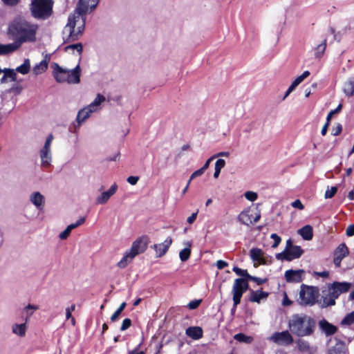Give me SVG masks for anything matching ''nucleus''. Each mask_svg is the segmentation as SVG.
<instances>
[{
	"label": "nucleus",
	"mask_w": 354,
	"mask_h": 354,
	"mask_svg": "<svg viewBox=\"0 0 354 354\" xmlns=\"http://www.w3.org/2000/svg\"><path fill=\"white\" fill-rule=\"evenodd\" d=\"M100 0H80L73 13L68 16V22L63 30L65 41H74L83 34L85 28L86 15L92 12Z\"/></svg>",
	"instance_id": "f257e3e1"
},
{
	"label": "nucleus",
	"mask_w": 354,
	"mask_h": 354,
	"mask_svg": "<svg viewBox=\"0 0 354 354\" xmlns=\"http://www.w3.org/2000/svg\"><path fill=\"white\" fill-rule=\"evenodd\" d=\"M39 26L25 19H14L8 24L7 34L14 40V46L17 50L24 43H32L37 39Z\"/></svg>",
	"instance_id": "f03ea898"
},
{
	"label": "nucleus",
	"mask_w": 354,
	"mask_h": 354,
	"mask_svg": "<svg viewBox=\"0 0 354 354\" xmlns=\"http://www.w3.org/2000/svg\"><path fill=\"white\" fill-rule=\"evenodd\" d=\"M288 326L290 331L296 336L306 337L313 333L315 321L308 315L297 313L289 318Z\"/></svg>",
	"instance_id": "7ed1b4c3"
},
{
	"label": "nucleus",
	"mask_w": 354,
	"mask_h": 354,
	"mask_svg": "<svg viewBox=\"0 0 354 354\" xmlns=\"http://www.w3.org/2000/svg\"><path fill=\"white\" fill-rule=\"evenodd\" d=\"M351 288V283L348 282L335 281L328 286L327 293L323 296L319 304L322 308L333 306L335 300L343 293L347 292Z\"/></svg>",
	"instance_id": "20e7f679"
},
{
	"label": "nucleus",
	"mask_w": 354,
	"mask_h": 354,
	"mask_svg": "<svg viewBox=\"0 0 354 354\" xmlns=\"http://www.w3.org/2000/svg\"><path fill=\"white\" fill-rule=\"evenodd\" d=\"M53 0H31L29 10L31 16L37 20H46L51 17Z\"/></svg>",
	"instance_id": "39448f33"
},
{
	"label": "nucleus",
	"mask_w": 354,
	"mask_h": 354,
	"mask_svg": "<svg viewBox=\"0 0 354 354\" xmlns=\"http://www.w3.org/2000/svg\"><path fill=\"white\" fill-rule=\"evenodd\" d=\"M319 297L318 287L301 284L297 301L301 306H313L318 302Z\"/></svg>",
	"instance_id": "423d86ee"
},
{
	"label": "nucleus",
	"mask_w": 354,
	"mask_h": 354,
	"mask_svg": "<svg viewBox=\"0 0 354 354\" xmlns=\"http://www.w3.org/2000/svg\"><path fill=\"white\" fill-rule=\"evenodd\" d=\"M304 253V250L299 245H293L290 239L286 241L285 250L277 254V259L290 261L299 258Z\"/></svg>",
	"instance_id": "0eeeda50"
},
{
	"label": "nucleus",
	"mask_w": 354,
	"mask_h": 354,
	"mask_svg": "<svg viewBox=\"0 0 354 354\" xmlns=\"http://www.w3.org/2000/svg\"><path fill=\"white\" fill-rule=\"evenodd\" d=\"M248 289V283L245 279L243 278H239L234 280L232 290L234 308H236L237 305L240 304L243 294Z\"/></svg>",
	"instance_id": "6e6552de"
},
{
	"label": "nucleus",
	"mask_w": 354,
	"mask_h": 354,
	"mask_svg": "<svg viewBox=\"0 0 354 354\" xmlns=\"http://www.w3.org/2000/svg\"><path fill=\"white\" fill-rule=\"evenodd\" d=\"M260 218V211L257 208L254 207H248L243 209L238 216V220L245 225L257 223Z\"/></svg>",
	"instance_id": "1a4fd4ad"
},
{
	"label": "nucleus",
	"mask_w": 354,
	"mask_h": 354,
	"mask_svg": "<svg viewBox=\"0 0 354 354\" xmlns=\"http://www.w3.org/2000/svg\"><path fill=\"white\" fill-rule=\"evenodd\" d=\"M53 134H49L44 142L43 147L39 151L41 165L43 167H49L52 162L51 144L53 140Z\"/></svg>",
	"instance_id": "9d476101"
},
{
	"label": "nucleus",
	"mask_w": 354,
	"mask_h": 354,
	"mask_svg": "<svg viewBox=\"0 0 354 354\" xmlns=\"http://www.w3.org/2000/svg\"><path fill=\"white\" fill-rule=\"evenodd\" d=\"M149 242V238L148 236H140L132 243L131 247L129 250L136 257L146 250Z\"/></svg>",
	"instance_id": "9b49d317"
},
{
	"label": "nucleus",
	"mask_w": 354,
	"mask_h": 354,
	"mask_svg": "<svg viewBox=\"0 0 354 354\" xmlns=\"http://www.w3.org/2000/svg\"><path fill=\"white\" fill-rule=\"evenodd\" d=\"M270 339L280 345H290L293 343L294 339L288 330L274 333Z\"/></svg>",
	"instance_id": "f8f14e48"
},
{
	"label": "nucleus",
	"mask_w": 354,
	"mask_h": 354,
	"mask_svg": "<svg viewBox=\"0 0 354 354\" xmlns=\"http://www.w3.org/2000/svg\"><path fill=\"white\" fill-rule=\"evenodd\" d=\"M305 271L304 270H288L284 273V277L288 283H300L303 281Z\"/></svg>",
	"instance_id": "ddd939ff"
},
{
	"label": "nucleus",
	"mask_w": 354,
	"mask_h": 354,
	"mask_svg": "<svg viewBox=\"0 0 354 354\" xmlns=\"http://www.w3.org/2000/svg\"><path fill=\"white\" fill-rule=\"evenodd\" d=\"M171 243H172V239L171 236H168L164 241V242H162L161 243L154 244L152 246V248L156 252V257H162V256H164L168 251Z\"/></svg>",
	"instance_id": "4468645a"
},
{
	"label": "nucleus",
	"mask_w": 354,
	"mask_h": 354,
	"mask_svg": "<svg viewBox=\"0 0 354 354\" xmlns=\"http://www.w3.org/2000/svg\"><path fill=\"white\" fill-rule=\"evenodd\" d=\"M117 190V184H113L107 191L103 192L99 196L96 198L95 203L101 205L106 204L110 198L116 193Z\"/></svg>",
	"instance_id": "2eb2a0df"
},
{
	"label": "nucleus",
	"mask_w": 354,
	"mask_h": 354,
	"mask_svg": "<svg viewBox=\"0 0 354 354\" xmlns=\"http://www.w3.org/2000/svg\"><path fill=\"white\" fill-rule=\"evenodd\" d=\"M81 76V68L77 64L73 69H67V82L68 84H76L80 83Z\"/></svg>",
	"instance_id": "dca6fc26"
},
{
	"label": "nucleus",
	"mask_w": 354,
	"mask_h": 354,
	"mask_svg": "<svg viewBox=\"0 0 354 354\" xmlns=\"http://www.w3.org/2000/svg\"><path fill=\"white\" fill-rule=\"evenodd\" d=\"M269 293L261 290H250L249 300L251 302L261 303L267 299Z\"/></svg>",
	"instance_id": "f3484780"
},
{
	"label": "nucleus",
	"mask_w": 354,
	"mask_h": 354,
	"mask_svg": "<svg viewBox=\"0 0 354 354\" xmlns=\"http://www.w3.org/2000/svg\"><path fill=\"white\" fill-rule=\"evenodd\" d=\"M17 81L15 71L11 68H4L0 77V84Z\"/></svg>",
	"instance_id": "a211bd4d"
},
{
	"label": "nucleus",
	"mask_w": 354,
	"mask_h": 354,
	"mask_svg": "<svg viewBox=\"0 0 354 354\" xmlns=\"http://www.w3.org/2000/svg\"><path fill=\"white\" fill-rule=\"evenodd\" d=\"M30 201L38 209H42L45 203L44 196L39 192H32L30 195Z\"/></svg>",
	"instance_id": "6ab92c4d"
},
{
	"label": "nucleus",
	"mask_w": 354,
	"mask_h": 354,
	"mask_svg": "<svg viewBox=\"0 0 354 354\" xmlns=\"http://www.w3.org/2000/svg\"><path fill=\"white\" fill-rule=\"evenodd\" d=\"M320 329L326 336L332 335L337 331V327L329 323L326 319H322L319 322Z\"/></svg>",
	"instance_id": "aec40b11"
},
{
	"label": "nucleus",
	"mask_w": 354,
	"mask_h": 354,
	"mask_svg": "<svg viewBox=\"0 0 354 354\" xmlns=\"http://www.w3.org/2000/svg\"><path fill=\"white\" fill-rule=\"evenodd\" d=\"M53 75L57 82H67V69L62 68L57 64H55Z\"/></svg>",
	"instance_id": "412c9836"
},
{
	"label": "nucleus",
	"mask_w": 354,
	"mask_h": 354,
	"mask_svg": "<svg viewBox=\"0 0 354 354\" xmlns=\"http://www.w3.org/2000/svg\"><path fill=\"white\" fill-rule=\"evenodd\" d=\"M185 333L188 337L197 340L203 337V332L199 326H190L186 329Z\"/></svg>",
	"instance_id": "4be33fe9"
},
{
	"label": "nucleus",
	"mask_w": 354,
	"mask_h": 354,
	"mask_svg": "<svg viewBox=\"0 0 354 354\" xmlns=\"http://www.w3.org/2000/svg\"><path fill=\"white\" fill-rule=\"evenodd\" d=\"M297 233L306 241H310L313 237V230L310 225H306L298 230Z\"/></svg>",
	"instance_id": "5701e85b"
},
{
	"label": "nucleus",
	"mask_w": 354,
	"mask_h": 354,
	"mask_svg": "<svg viewBox=\"0 0 354 354\" xmlns=\"http://www.w3.org/2000/svg\"><path fill=\"white\" fill-rule=\"evenodd\" d=\"M92 113H93V111L88 106L80 110L76 118L78 125L80 126L83 122L90 117Z\"/></svg>",
	"instance_id": "b1692460"
},
{
	"label": "nucleus",
	"mask_w": 354,
	"mask_h": 354,
	"mask_svg": "<svg viewBox=\"0 0 354 354\" xmlns=\"http://www.w3.org/2000/svg\"><path fill=\"white\" fill-rule=\"evenodd\" d=\"M27 322L26 321L21 324H14L12 326V332L19 336V337H24L27 330Z\"/></svg>",
	"instance_id": "393cba45"
},
{
	"label": "nucleus",
	"mask_w": 354,
	"mask_h": 354,
	"mask_svg": "<svg viewBox=\"0 0 354 354\" xmlns=\"http://www.w3.org/2000/svg\"><path fill=\"white\" fill-rule=\"evenodd\" d=\"M136 257L129 250H127L124 253L122 258V259L118 262L117 266L120 268H126L135 258Z\"/></svg>",
	"instance_id": "a878e982"
},
{
	"label": "nucleus",
	"mask_w": 354,
	"mask_h": 354,
	"mask_svg": "<svg viewBox=\"0 0 354 354\" xmlns=\"http://www.w3.org/2000/svg\"><path fill=\"white\" fill-rule=\"evenodd\" d=\"M106 98L101 94H97L95 100L88 105V108L91 109L93 113L97 112L101 109V104L105 102Z\"/></svg>",
	"instance_id": "bb28decb"
},
{
	"label": "nucleus",
	"mask_w": 354,
	"mask_h": 354,
	"mask_svg": "<svg viewBox=\"0 0 354 354\" xmlns=\"http://www.w3.org/2000/svg\"><path fill=\"white\" fill-rule=\"evenodd\" d=\"M346 347L344 342L339 341L335 346L330 347L328 351V354H346Z\"/></svg>",
	"instance_id": "cd10ccee"
},
{
	"label": "nucleus",
	"mask_w": 354,
	"mask_h": 354,
	"mask_svg": "<svg viewBox=\"0 0 354 354\" xmlns=\"http://www.w3.org/2000/svg\"><path fill=\"white\" fill-rule=\"evenodd\" d=\"M48 61L46 59L41 60L32 68L33 74L37 76L44 73L48 68Z\"/></svg>",
	"instance_id": "c85d7f7f"
},
{
	"label": "nucleus",
	"mask_w": 354,
	"mask_h": 354,
	"mask_svg": "<svg viewBox=\"0 0 354 354\" xmlns=\"http://www.w3.org/2000/svg\"><path fill=\"white\" fill-rule=\"evenodd\" d=\"M31 69V64H30V60L28 58L25 59L24 60L23 64H21L20 66H17L15 69V73H19L21 75H27Z\"/></svg>",
	"instance_id": "c756f323"
},
{
	"label": "nucleus",
	"mask_w": 354,
	"mask_h": 354,
	"mask_svg": "<svg viewBox=\"0 0 354 354\" xmlns=\"http://www.w3.org/2000/svg\"><path fill=\"white\" fill-rule=\"evenodd\" d=\"M39 309V306L37 305H34L31 304H28L23 309V313L24 314V321L28 322L30 317L32 316L34 313Z\"/></svg>",
	"instance_id": "7c9ffc66"
},
{
	"label": "nucleus",
	"mask_w": 354,
	"mask_h": 354,
	"mask_svg": "<svg viewBox=\"0 0 354 354\" xmlns=\"http://www.w3.org/2000/svg\"><path fill=\"white\" fill-rule=\"evenodd\" d=\"M186 247L180 251L179 257L180 259L185 262L187 261L191 255L192 250V243L190 241H186L183 243Z\"/></svg>",
	"instance_id": "2f4dec72"
},
{
	"label": "nucleus",
	"mask_w": 354,
	"mask_h": 354,
	"mask_svg": "<svg viewBox=\"0 0 354 354\" xmlns=\"http://www.w3.org/2000/svg\"><path fill=\"white\" fill-rule=\"evenodd\" d=\"M348 253L349 252L348 248L344 243H342L339 244L335 249L334 252V256L343 259L344 257L348 255Z\"/></svg>",
	"instance_id": "473e14b6"
},
{
	"label": "nucleus",
	"mask_w": 354,
	"mask_h": 354,
	"mask_svg": "<svg viewBox=\"0 0 354 354\" xmlns=\"http://www.w3.org/2000/svg\"><path fill=\"white\" fill-rule=\"evenodd\" d=\"M343 91L347 96H352L354 95V77L349 79L344 83Z\"/></svg>",
	"instance_id": "72a5a7b5"
},
{
	"label": "nucleus",
	"mask_w": 354,
	"mask_h": 354,
	"mask_svg": "<svg viewBox=\"0 0 354 354\" xmlns=\"http://www.w3.org/2000/svg\"><path fill=\"white\" fill-rule=\"evenodd\" d=\"M326 48V39H324L320 44H319L314 49V54L316 58H321L324 54Z\"/></svg>",
	"instance_id": "f704fd0d"
},
{
	"label": "nucleus",
	"mask_w": 354,
	"mask_h": 354,
	"mask_svg": "<svg viewBox=\"0 0 354 354\" xmlns=\"http://www.w3.org/2000/svg\"><path fill=\"white\" fill-rule=\"evenodd\" d=\"M262 254L263 251L259 248H252L250 251L251 259L254 261H257L259 263L262 262Z\"/></svg>",
	"instance_id": "c9c22d12"
},
{
	"label": "nucleus",
	"mask_w": 354,
	"mask_h": 354,
	"mask_svg": "<svg viewBox=\"0 0 354 354\" xmlns=\"http://www.w3.org/2000/svg\"><path fill=\"white\" fill-rule=\"evenodd\" d=\"M16 50H17L12 43L8 44H0V55H8Z\"/></svg>",
	"instance_id": "e433bc0d"
},
{
	"label": "nucleus",
	"mask_w": 354,
	"mask_h": 354,
	"mask_svg": "<svg viewBox=\"0 0 354 354\" xmlns=\"http://www.w3.org/2000/svg\"><path fill=\"white\" fill-rule=\"evenodd\" d=\"M64 49L66 52H71L72 53H75V51H76L78 55H80L82 52L83 48L81 43H76L66 46Z\"/></svg>",
	"instance_id": "4c0bfd02"
},
{
	"label": "nucleus",
	"mask_w": 354,
	"mask_h": 354,
	"mask_svg": "<svg viewBox=\"0 0 354 354\" xmlns=\"http://www.w3.org/2000/svg\"><path fill=\"white\" fill-rule=\"evenodd\" d=\"M234 339L239 342H244L246 344H250L253 341V337L248 336L243 333H238L234 336Z\"/></svg>",
	"instance_id": "58836bf2"
},
{
	"label": "nucleus",
	"mask_w": 354,
	"mask_h": 354,
	"mask_svg": "<svg viewBox=\"0 0 354 354\" xmlns=\"http://www.w3.org/2000/svg\"><path fill=\"white\" fill-rule=\"evenodd\" d=\"M225 161L223 159H218L215 163V171L214 173V177L217 178L219 176L221 170L225 167Z\"/></svg>",
	"instance_id": "ea45409f"
},
{
	"label": "nucleus",
	"mask_w": 354,
	"mask_h": 354,
	"mask_svg": "<svg viewBox=\"0 0 354 354\" xmlns=\"http://www.w3.org/2000/svg\"><path fill=\"white\" fill-rule=\"evenodd\" d=\"M297 346H298V349L301 352H310V344L306 340L299 339L297 342Z\"/></svg>",
	"instance_id": "a19ab883"
},
{
	"label": "nucleus",
	"mask_w": 354,
	"mask_h": 354,
	"mask_svg": "<svg viewBox=\"0 0 354 354\" xmlns=\"http://www.w3.org/2000/svg\"><path fill=\"white\" fill-rule=\"evenodd\" d=\"M126 302H122L120 306H119V308L115 310V312L111 315V322H115L119 316L120 315V314L122 313V312L124 310V309L126 307Z\"/></svg>",
	"instance_id": "79ce46f5"
},
{
	"label": "nucleus",
	"mask_w": 354,
	"mask_h": 354,
	"mask_svg": "<svg viewBox=\"0 0 354 354\" xmlns=\"http://www.w3.org/2000/svg\"><path fill=\"white\" fill-rule=\"evenodd\" d=\"M84 222H85V218L81 217L75 223H72V224H70L69 225H68L65 230H68V232L69 233H71L73 229L82 225Z\"/></svg>",
	"instance_id": "37998d69"
},
{
	"label": "nucleus",
	"mask_w": 354,
	"mask_h": 354,
	"mask_svg": "<svg viewBox=\"0 0 354 354\" xmlns=\"http://www.w3.org/2000/svg\"><path fill=\"white\" fill-rule=\"evenodd\" d=\"M84 222H85V218L81 217L75 223H72V224H70L69 225H68L65 230H68V232L69 233H71L73 229L82 225Z\"/></svg>",
	"instance_id": "c03bdc74"
},
{
	"label": "nucleus",
	"mask_w": 354,
	"mask_h": 354,
	"mask_svg": "<svg viewBox=\"0 0 354 354\" xmlns=\"http://www.w3.org/2000/svg\"><path fill=\"white\" fill-rule=\"evenodd\" d=\"M342 325H351L354 323V311L348 314L342 320Z\"/></svg>",
	"instance_id": "a18cd8bd"
},
{
	"label": "nucleus",
	"mask_w": 354,
	"mask_h": 354,
	"mask_svg": "<svg viewBox=\"0 0 354 354\" xmlns=\"http://www.w3.org/2000/svg\"><path fill=\"white\" fill-rule=\"evenodd\" d=\"M309 75L310 72L308 71H305L301 75L298 76L292 82L297 86Z\"/></svg>",
	"instance_id": "49530a36"
},
{
	"label": "nucleus",
	"mask_w": 354,
	"mask_h": 354,
	"mask_svg": "<svg viewBox=\"0 0 354 354\" xmlns=\"http://www.w3.org/2000/svg\"><path fill=\"white\" fill-rule=\"evenodd\" d=\"M337 191V187H331L330 188H328L325 192L324 197L325 198H333Z\"/></svg>",
	"instance_id": "de8ad7c7"
},
{
	"label": "nucleus",
	"mask_w": 354,
	"mask_h": 354,
	"mask_svg": "<svg viewBox=\"0 0 354 354\" xmlns=\"http://www.w3.org/2000/svg\"><path fill=\"white\" fill-rule=\"evenodd\" d=\"M245 198L251 202L255 201L257 199L258 195L256 192L248 191L244 194Z\"/></svg>",
	"instance_id": "09e8293b"
},
{
	"label": "nucleus",
	"mask_w": 354,
	"mask_h": 354,
	"mask_svg": "<svg viewBox=\"0 0 354 354\" xmlns=\"http://www.w3.org/2000/svg\"><path fill=\"white\" fill-rule=\"evenodd\" d=\"M232 270L239 276L245 277L248 279L249 278L250 274L248 273L246 270H242L236 266H234Z\"/></svg>",
	"instance_id": "8fccbe9b"
},
{
	"label": "nucleus",
	"mask_w": 354,
	"mask_h": 354,
	"mask_svg": "<svg viewBox=\"0 0 354 354\" xmlns=\"http://www.w3.org/2000/svg\"><path fill=\"white\" fill-rule=\"evenodd\" d=\"M131 326V320L129 318H126L122 321L120 330L124 331Z\"/></svg>",
	"instance_id": "3c124183"
},
{
	"label": "nucleus",
	"mask_w": 354,
	"mask_h": 354,
	"mask_svg": "<svg viewBox=\"0 0 354 354\" xmlns=\"http://www.w3.org/2000/svg\"><path fill=\"white\" fill-rule=\"evenodd\" d=\"M312 275L315 278H318V277L327 278L329 277V272L326 271V270L322 271V272L314 271L312 272Z\"/></svg>",
	"instance_id": "603ef678"
},
{
	"label": "nucleus",
	"mask_w": 354,
	"mask_h": 354,
	"mask_svg": "<svg viewBox=\"0 0 354 354\" xmlns=\"http://www.w3.org/2000/svg\"><path fill=\"white\" fill-rule=\"evenodd\" d=\"M248 279L256 283L257 285H261L267 281V279H262L257 277H253L251 275L249 276Z\"/></svg>",
	"instance_id": "864d4df0"
},
{
	"label": "nucleus",
	"mask_w": 354,
	"mask_h": 354,
	"mask_svg": "<svg viewBox=\"0 0 354 354\" xmlns=\"http://www.w3.org/2000/svg\"><path fill=\"white\" fill-rule=\"evenodd\" d=\"M270 238L274 240V243L272 244V247L277 248L279 245L281 239L280 238L279 236L274 233L270 235Z\"/></svg>",
	"instance_id": "5fc2aeb1"
},
{
	"label": "nucleus",
	"mask_w": 354,
	"mask_h": 354,
	"mask_svg": "<svg viewBox=\"0 0 354 354\" xmlns=\"http://www.w3.org/2000/svg\"><path fill=\"white\" fill-rule=\"evenodd\" d=\"M75 309V305L73 304L70 307L66 308V319H69L72 318V312Z\"/></svg>",
	"instance_id": "6e6d98bb"
},
{
	"label": "nucleus",
	"mask_w": 354,
	"mask_h": 354,
	"mask_svg": "<svg viewBox=\"0 0 354 354\" xmlns=\"http://www.w3.org/2000/svg\"><path fill=\"white\" fill-rule=\"evenodd\" d=\"M342 131V126L341 124L338 123L335 127H334L332 130V134L333 136H338L341 133Z\"/></svg>",
	"instance_id": "4d7b16f0"
},
{
	"label": "nucleus",
	"mask_w": 354,
	"mask_h": 354,
	"mask_svg": "<svg viewBox=\"0 0 354 354\" xmlns=\"http://www.w3.org/2000/svg\"><path fill=\"white\" fill-rule=\"evenodd\" d=\"M291 205H292V207H293L295 208H297V209H299L300 210H301V209H303L304 208V205L301 203V201L299 200V199H297V200L294 201L291 203Z\"/></svg>",
	"instance_id": "13d9d810"
},
{
	"label": "nucleus",
	"mask_w": 354,
	"mask_h": 354,
	"mask_svg": "<svg viewBox=\"0 0 354 354\" xmlns=\"http://www.w3.org/2000/svg\"><path fill=\"white\" fill-rule=\"evenodd\" d=\"M201 302V300H193L188 304V307L191 310L196 309L200 305Z\"/></svg>",
	"instance_id": "bf43d9fd"
},
{
	"label": "nucleus",
	"mask_w": 354,
	"mask_h": 354,
	"mask_svg": "<svg viewBox=\"0 0 354 354\" xmlns=\"http://www.w3.org/2000/svg\"><path fill=\"white\" fill-rule=\"evenodd\" d=\"M205 172V170L203 169L201 167V169L195 171L190 176L189 181H191L192 179L201 176Z\"/></svg>",
	"instance_id": "052dcab7"
},
{
	"label": "nucleus",
	"mask_w": 354,
	"mask_h": 354,
	"mask_svg": "<svg viewBox=\"0 0 354 354\" xmlns=\"http://www.w3.org/2000/svg\"><path fill=\"white\" fill-rule=\"evenodd\" d=\"M138 180H139V177L134 176H131L128 177L127 179V182L132 185H136Z\"/></svg>",
	"instance_id": "680f3d73"
},
{
	"label": "nucleus",
	"mask_w": 354,
	"mask_h": 354,
	"mask_svg": "<svg viewBox=\"0 0 354 354\" xmlns=\"http://www.w3.org/2000/svg\"><path fill=\"white\" fill-rule=\"evenodd\" d=\"M21 0H2L3 3L9 6H14L17 5Z\"/></svg>",
	"instance_id": "e2e57ef3"
},
{
	"label": "nucleus",
	"mask_w": 354,
	"mask_h": 354,
	"mask_svg": "<svg viewBox=\"0 0 354 354\" xmlns=\"http://www.w3.org/2000/svg\"><path fill=\"white\" fill-rule=\"evenodd\" d=\"M228 266L227 262L223 260H218L216 261V267L218 270H222Z\"/></svg>",
	"instance_id": "0e129e2a"
},
{
	"label": "nucleus",
	"mask_w": 354,
	"mask_h": 354,
	"mask_svg": "<svg viewBox=\"0 0 354 354\" xmlns=\"http://www.w3.org/2000/svg\"><path fill=\"white\" fill-rule=\"evenodd\" d=\"M198 213V210H197L196 212L192 213V215L187 218V222L189 224H192L196 219Z\"/></svg>",
	"instance_id": "69168bd1"
},
{
	"label": "nucleus",
	"mask_w": 354,
	"mask_h": 354,
	"mask_svg": "<svg viewBox=\"0 0 354 354\" xmlns=\"http://www.w3.org/2000/svg\"><path fill=\"white\" fill-rule=\"evenodd\" d=\"M346 234L348 236H352L354 235V224H351L347 227Z\"/></svg>",
	"instance_id": "338daca9"
},
{
	"label": "nucleus",
	"mask_w": 354,
	"mask_h": 354,
	"mask_svg": "<svg viewBox=\"0 0 354 354\" xmlns=\"http://www.w3.org/2000/svg\"><path fill=\"white\" fill-rule=\"evenodd\" d=\"M140 346L141 344H140L135 349L129 351L127 354H145V352L138 351Z\"/></svg>",
	"instance_id": "774afa93"
}]
</instances>
